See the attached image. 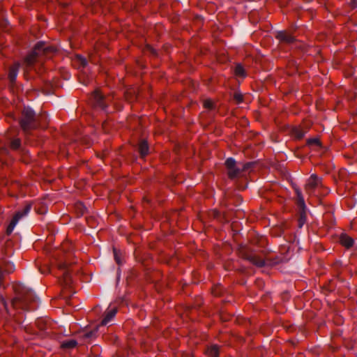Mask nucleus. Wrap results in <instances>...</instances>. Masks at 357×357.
Returning <instances> with one entry per match:
<instances>
[{"label": "nucleus", "mask_w": 357, "mask_h": 357, "mask_svg": "<svg viewBox=\"0 0 357 357\" xmlns=\"http://www.w3.org/2000/svg\"><path fill=\"white\" fill-rule=\"evenodd\" d=\"M294 135L295 136L297 137V138H302L304 137L305 135V132L303 131L301 129H298V128H296L294 129Z\"/></svg>", "instance_id": "nucleus-24"}, {"label": "nucleus", "mask_w": 357, "mask_h": 357, "mask_svg": "<svg viewBox=\"0 0 357 357\" xmlns=\"http://www.w3.org/2000/svg\"><path fill=\"white\" fill-rule=\"evenodd\" d=\"M97 332V330H94V331H89V332H86L85 334H84V337L86 338H91L93 337V336H95L96 333Z\"/></svg>", "instance_id": "nucleus-28"}, {"label": "nucleus", "mask_w": 357, "mask_h": 357, "mask_svg": "<svg viewBox=\"0 0 357 357\" xmlns=\"http://www.w3.org/2000/svg\"><path fill=\"white\" fill-rule=\"evenodd\" d=\"M321 185V179L316 174H312L308 178L305 185L306 190L308 193H312L314 190Z\"/></svg>", "instance_id": "nucleus-9"}, {"label": "nucleus", "mask_w": 357, "mask_h": 357, "mask_svg": "<svg viewBox=\"0 0 357 357\" xmlns=\"http://www.w3.org/2000/svg\"><path fill=\"white\" fill-rule=\"evenodd\" d=\"M117 312V310L116 307H111L108 310L107 312L105 317L102 320L101 325L102 326H106L108 323L110 322V321L114 318L116 313Z\"/></svg>", "instance_id": "nucleus-13"}, {"label": "nucleus", "mask_w": 357, "mask_h": 357, "mask_svg": "<svg viewBox=\"0 0 357 357\" xmlns=\"http://www.w3.org/2000/svg\"><path fill=\"white\" fill-rule=\"evenodd\" d=\"M126 98L130 102H132L134 100L137 99V95L136 93L135 90L133 89L131 91H128L126 93Z\"/></svg>", "instance_id": "nucleus-21"}, {"label": "nucleus", "mask_w": 357, "mask_h": 357, "mask_svg": "<svg viewBox=\"0 0 357 357\" xmlns=\"http://www.w3.org/2000/svg\"><path fill=\"white\" fill-rule=\"evenodd\" d=\"M208 355L211 357H218L219 356V348L216 345H213L208 348L207 351Z\"/></svg>", "instance_id": "nucleus-19"}, {"label": "nucleus", "mask_w": 357, "mask_h": 357, "mask_svg": "<svg viewBox=\"0 0 357 357\" xmlns=\"http://www.w3.org/2000/svg\"><path fill=\"white\" fill-rule=\"evenodd\" d=\"M40 272H41L42 273H46V271H43V270L40 269Z\"/></svg>", "instance_id": "nucleus-31"}, {"label": "nucleus", "mask_w": 357, "mask_h": 357, "mask_svg": "<svg viewBox=\"0 0 357 357\" xmlns=\"http://www.w3.org/2000/svg\"><path fill=\"white\" fill-rule=\"evenodd\" d=\"M276 38L282 42L286 43H292L294 41V37L286 31H279Z\"/></svg>", "instance_id": "nucleus-11"}, {"label": "nucleus", "mask_w": 357, "mask_h": 357, "mask_svg": "<svg viewBox=\"0 0 357 357\" xmlns=\"http://www.w3.org/2000/svg\"><path fill=\"white\" fill-rule=\"evenodd\" d=\"M77 342L75 340H66L61 342V347L64 349H71L75 348Z\"/></svg>", "instance_id": "nucleus-17"}, {"label": "nucleus", "mask_w": 357, "mask_h": 357, "mask_svg": "<svg viewBox=\"0 0 357 357\" xmlns=\"http://www.w3.org/2000/svg\"><path fill=\"white\" fill-rule=\"evenodd\" d=\"M340 243L347 248H350L353 246L354 241V239L346 234H343L340 238Z\"/></svg>", "instance_id": "nucleus-14"}, {"label": "nucleus", "mask_w": 357, "mask_h": 357, "mask_svg": "<svg viewBox=\"0 0 357 357\" xmlns=\"http://www.w3.org/2000/svg\"><path fill=\"white\" fill-rule=\"evenodd\" d=\"M114 259H115L116 262L119 265L121 264L122 262H121L119 252L116 250V248H114Z\"/></svg>", "instance_id": "nucleus-25"}, {"label": "nucleus", "mask_w": 357, "mask_h": 357, "mask_svg": "<svg viewBox=\"0 0 357 357\" xmlns=\"http://www.w3.org/2000/svg\"><path fill=\"white\" fill-rule=\"evenodd\" d=\"M234 99L238 104L242 102L243 100V94L240 92H235L234 94Z\"/></svg>", "instance_id": "nucleus-23"}, {"label": "nucleus", "mask_w": 357, "mask_h": 357, "mask_svg": "<svg viewBox=\"0 0 357 357\" xmlns=\"http://www.w3.org/2000/svg\"><path fill=\"white\" fill-rule=\"evenodd\" d=\"M31 208V205L29 204H27L24 206V207L22 210L18 211L15 213V215L13 218L10 225H8V227L7 228V232L8 234H10L13 231L15 227L16 226V225L18 223L19 220L21 218H22L23 217H25L26 215H28Z\"/></svg>", "instance_id": "nucleus-7"}, {"label": "nucleus", "mask_w": 357, "mask_h": 357, "mask_svg": "<svg viewBox=\"0 0 357 357\" xmlns=\"http://www.w3.org/2000/svg\"><path fill=\"white\" fill-rule=\"evenodd\" d=\"M93 105L96 108L107 112L109 98H105L100 91H95L91 96Z\"/></svg>", "instance_id": "nucleus-6"}, {"label": "nucleus", "mask_w": 357, "mask_h": 357, "mask_svg": "<svg viewBox=\"0 0 357 357\" xmlns=\"http://www.w3.org/2000/svg\"><path fill=\"white\" fill-rule=\"evenodd\" d=\"M62 275L63 278V282L66 287H68L72 283V277L70 273V271L66 267H63L62 269Z\"/></svg>", "instance_id": "nucleus-16"}, {"label": "nucleus", "mask_w": 357, "mask_h": 357, "mask_svg": "<svg viewBox=\"0 0 357 357\" xmlns=\"http://www.w3.org/2000/svg\"><path fill=\"white\" fill-rule=\"evenodd\" d=\"M16 296L11 301V305L15 309L34 310L38 306V298L33 291L20 284L14 287Z\"/></svg>", "instance_id": "nucleus-1"}, {"label": "nucleus", "mask_w": 357, "mask_h": 357, "mask_svg": "<svg viewBox=\"0 0 357 357\" xmlns=\"http://www.w3.org/2000/svg\"><path fill=\"white\" fill-rule=\"evenodd\" d=\"M225 167L227 171V175L230 179H236L240 177L243 172H245L253 166L252 162L242 164L236 162L233 158H229L225 160Z\"/></svg>", "instance_id": "nucleus-3"}, {"label": "nucleus", "mask_w": 357, "mask_h": 357, "mask_svg": "<svg viewBox=\"0 0 357 357\" xmlns=\"http://www.w3.org/2000/svg\"><path fill=\"white\" fill-rule=\"evenodd\" d=\"M4 307H5V308H6V310H8V309H7V304H6V303H4Z\"/></svg>", "instance_id": "nucleus-32"}, {"label": "nucleus", "mask_w": 357, "mask_h": 357, "mask_svg": "<svg viewBox=\"0 0 357 357\" xmlns=\"http://www.w3.org/2000/svg\"><path fill=\"white\" fill-rule=\"evenodd\" d=\"M31 208V205L29 204H27L24 206V207L22 210L18 211L15 213V215L13 218L10 225H8V227L7 228V232L8 234H10L13 231L15 227L16 226V225L18 223L19 220L21 218H22L23 217H25L26 215H28Z\"/></svg>", "instance_id": "nucleus-8"}, {"label": "nucleus", "mask_w": 357, "mask_h": 357, "mask_svg": "<svg viewBox=\"0 0 357 357\" xmlns=\"http://www.w3.org/2000/svg\"><path fill=\"white\" fill-rule=\"evenodd\" d=\"M139 151L142 157H144L149 153V146L146 141L142 140L140 142L139 144Z\"/></svg>", "instance_id": "nucleus-18"}, {"label": "nucleus", "mask_w": 357, "mask_h": 357, "mask_svg": "<svg viewBox=\"0 0 357 357\" xmlns=\"http://www.w3.org/2000/svg\"><path fill=\"white\" fill-rule=\"evenodd\" d=\"M20 63H16L13 66H12L10 68L9 73H8V78L10 81V82L13 83L17 77L18 70L20 68Z\"/></svg>", "instance_id": "nucleus-15"}, {"label": "nucleus", "mask_w": 357, "mask_h": 357, "mask_svg": "<svg viewBox=\"0 0 357 357\" xmlns=\"http://www.w3.org/2000/svg\"><path fill=\"white\" fill-rule=\"evenodd\" d=\"M235 74L237 76H239V77H245L246 76L245 70H244L243 67L241 64H238L235 67Z\"/></svg>", "instance_id": "nucleus-20"}, {"label": "nucleus", "mask_w": 357, "mask_h": 357, "mask_svg": "<svg viewBox=\"0 0 357 357\" xmlns=\"http://www.w3.org/2000/svg\"><path fill=\"white\" fill-rule=\"evenodd\" d=\"M245 259L258 267H262L266 264L264 259L255 254L246 255Z\"/></svg>", "instance_id": "nucleus-10"}, {"label": "nucleus", "mask_w": 357, "mask_h": 357, "mask_svg": "<svg viewBox=\"0 0 357 357\" xmlns=\"http://www.w3.org/2000/svg\"><path fill=\"white\" fill-rule=\"evenodd\" d=\"M21 141L20 139H14L10 142V147L13 150H17L20 148Z\"/></svg>", "instance_id": "nucleus-22"}, {"label": "nucleus", "mask_w": 357, "mask_h": 357, "mask_svg": "<svg viewBox=\"0 0 357 357\" xmlns=\"http://www.w3.org/2000/svg\"><path fill=\"white\" fill-rule=\"evenodd\" d=\"M55 51V48L47 45L44 42H38L33 49V50L26 56L24 59V64L26 67H31L35 62L38 61L39 56L42 54H46L49 52Z\"/></svg>", "instance_id": "nucleus-4"}, {"label": "nucleus", "mask_w": 357, "mask_h": 357, "mask_svg": "<svg viewBox=\"0 0 357 357\" xmlns=\"http://www.w3.org/2000/svg\"><path fill=\"white\" fill-rule=\"evenodd\" d=\"M307 144L309 145H319V141L316 138L309 139L307 140Z\"/></svg>", "instance_id": "nucleus-27"}, {"label": "nucleus", "mask_w": 357, "mask_h": 357, "mask_svg": "<svg viewBox=\"0 0 357 357\" xmlns=\"http://www.w3.org/2000/svg\"><path fill=\"white\" fill-rule=\"evenodd\" d=\"M351 6L352 8H356L357 7V1L356 0H352L351 1Z\"/></svg>", "instance_id": "nucleus-30"}, {"label": "nucleus", "mask_w": 357, "mask_h": 357, "mask_svg": "<svg viewBox=\"0 0 357 357\" xmlns=\"http://www.w3.org/2000/svg\"><path fill=\"white\" fill-rule=\"evenodd\" d=\"M19 122L24 132L27 134L38 127H43L47 123V116L45 114L36 116L34 111L27 107L24 108Z\"/></svg>", "instance_id": "nucleus-2"}, {"label": "nucleus", "mask_w": 357, "mask_h": 357, "mask_svg": "<svg viewBox=\"0 0 357 357\" xmlns=\"http://www.w3.org/2000/svg\"><path fill=\"white\" fill-rule=\"evenodd\" d=\"M14 271V264L7 262L0 266V285L1 284V279L4 274L12 273Z\"/></svg>", "instance_id": "nucleus-12"}, {"label": "nucleus", "mask_w": 357, "mask_h": 357, "mask_svg": "<svg viewBox=\"0 0 357 357\" xmlns=\"http://www.w3.org/2000/svg\"><path fill=\"white\" fill-rule=\"evenodd\" d=\"M204 107L211 109L213 107V102L211 100H206L204 102Z\"/></svg>", "instance_id": "nucleus-26"}, {"label": "nucleus", "mask_w": 357, "mask_h": 357, "mask_svg": "<svg viewBox=\"0 0 357 357\" xmlns=\"http://www.w3.org/2000/svg\"><path fill=\"white\" fill-rule=\"evenodd\" d=\"M78 59V61H79L80 64L82 65V66L84 67L86 66L87 64V61L85 58L81 56H79L77 57Z\"/></svg>", "instance_id": "nucleus-29"}, {"label": "nucleus", "mask_w": 357, "mask_h": 357, "mask_svg": "<svg viewBox=\"0 0 357 357\" xmlns=\"http://www.w3.org/2000/svg\"><path fill=\"white\" fill-rule=\"evenodd\" d=\"M295 191L297 196V204L300 210L298 223V227L301 228L306 221V206L301 191L298 188H296Z\"/></svg>", "instance_id": "nucleus-5"}]
</instances>
